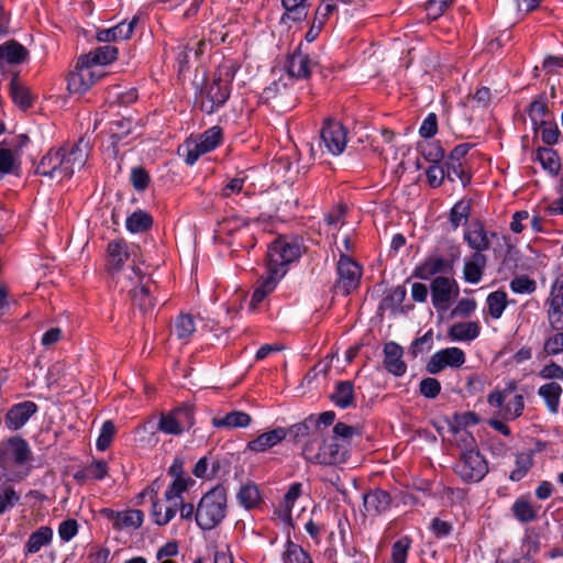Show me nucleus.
Listing matches in <instances>:
<instances>
[{
    "mask_svg": "<svg viewBox=\"0 0 563 563\" xmlns=\"http://www.w3.org/2000/svg\"><path fill=\"white\" fill-rule=\"evenodd\" d=\"M411 544L412 539L409 536L397 539L391 545V563H407Z\"/></svg>",
    "mask_w": 563,
    "mask_h": 563,
    "instance_id": "obj_52",
    "label": "nucleus"
},
{
    "mask_svg": "<svg viewBox=\"0 0 563 563\" xmlns=\"http://www.w3.org/2000/svg\"><path fill=\"white\" fill-rule=\"evenodd\" d=\"M300 253V246L296 241L275 240L267 250L266 274L282 279L286 274L287 265L296 261Z\"/></svg>",
    "mask_w": 563,
    "mask_h": 563,
    "instance_id": "obj_4",
    "label": "nucleus"
},
{
    "mask_svg": "<svg viewBox=\"0 0 563 563\" xmlns=\"http://www.w3.org/2000/svg\"><path fill=\"white\" fill-rule=\"evenodd\" d=\"M534 131L540 134L542 142L547 145H554L558 143L560 130L555 122L550 120L542 121V123L538 124Z\"/></svg>",
    "mask_w": 563,
    "mask_h": 563,
    "instance_id": "obj_55",
    "label": "nucleus"
},
{
    "mask_svg": "<svg viewBox=\"0 0 563 563\" xmlns=\"http://www.w3.org/2000/svg\"><path fill=\"white\" fill-rule=\"evenodd\" d=\"M132 129V121L125 118H120L110 122L109 133L112 139V145H118L123 141Z\"/></svg>",
    "mask_w": 563,
    "mask_h": 563,
    "instance_id": "obj_48",
    "label": "nucleus"
},
{
    "mask_svg": "<svg viewBox=\"0 0 563 563\" xmlns=\"http://www.w3.org/2000/svg\"><path fill=\"white\" fill-rule=\"evenodd\" d=\"M157 430L169 435H180L184 432L170 410L161 415L157 423Z\"/></svg>",
    "mask_w": 563,
    "mask_h": 563,
    "instance_id": "obj_57",
    "label": "nucleus"
},
{
    "mask_svg": "<svg viewBox=\"0 0 563 563\" xmlns=\"http://www.w3.org/2000/svg\"><path fill=\"white\" fill-rule=\"evenodd\" d=\"M144 514L140 509H130L119 514L118 521L113 523V529L122 530L123 528L137 529L143 525Z\"/></svg>",
    "mask_w": 563,
    "mask_h": 563,
    "instance_id": "obj_42",
    "label": "nucleus"
},
{
    "mask_svg": "<svg viewBox=\"0 0 563 563\" xmlns=\"http://www.w3.org/2000/svg\"><path fill=\"white\" fill-rule=\"evenodd\" d=\"M362 274V266L350 256L341 253L336 264L338 278L333 286L335 292L343 296L350 295L360 286Z\"/></svg>",
    "mask_w": 563,
    "mask_h": 563,
    "instance_id": "obj_8",
    "label": "nucleus"
},
{
    "mask_svg": "<svg viewBox=\"0 0 563 563\" xmlns=\"http://www.w3.org/2000/svg\"><path fill=\"white\" fill-rule=\"evenodd\" d=\"M317 64L309 54L302 49V43H300L296 49L288 55L285 68L287 74L291 78L307 79L311 74L312 67Z\"/></svg>",
    "mask_w": 563,
    "mask_h": 563,
    "instance_id": "obj_17",
    "label": "nucleus"
},
{
    "mask_svg": "<svg viewBox=\"0 0 563 563\" xmlns=\"http://www.w3.org/2000/svg\"><path fill=\"white\" fill-rule=\"evenodd\" d=\"M464 241L475 252L482 253L489 250L490 241L488 232L482 221L476 220L464 231Z\"/></svg>",
    "mask_w": 563,
    "mask_h": 563,
    "instance_id": "obj_24",
    "label": "nucleus"
},
{
    "mask_svg": "<svg viewBox=\"0 0 563 563\" xmlns=\"http://www.w3.org/2000/svg\"><path fill=\"white\" fill-rule=\"evenodd\" d=\"M441 383L433 377H424L419 383V394L427 399H435L441 393Z\"/></svg>",
    "mask_w": 563,
    "mask_h": 563,
    "instance_id": "obj_61",
    "label": "nucleus"
},
{
    "mask_svg": "<svg viewBox=\"0 0 563 563\" xmlns=\"http://www.w3.org/2000/svg\"><path fill=\"white\" fill-rule=\"evenodd\" d=\"M346 129L338 121L327 120L321 129V144L332 155H340L346 147Z\"/></svg>",
    "mask_w": 563,
    "mask_h": 563,
    "instance_id": "obj_16",
    "label": "nucleus"
},
{
    "mask_svg": "<svg viewBox=\"0 0 563 563\" xmlns=\"http://www.w3.org/2000/svg\"><path fill=\"white\" fill-rule=\"evenodd\" d=\"M177 422L184 431H189L196 423L195 406L189 402H183L170 410Z\"/></svg>",
    "mask_w": 563,
    "mask_h": 563,
    "instance_id": "obj_40",
    "label": "nucleus"
},
{
    "mask_svg": "<svg viewBox=\"0 0 563 563\" xmlns=\"http://www.w3.org/2000/svg\"><path fill=\"white\" fill-rule=\"evenodd\" d=\"M153 218L143 210H137L126 218L125 227L132 233H142L151 229Z\"/></svg>",
    "mask_w": 563,
    "mask_h": 563,
    "instance_id": "obj_39",
    "label": "nucleus"
},
{
    "mask_svg": "<svg viewBox=\"0 0 563 563\" xmlns=\"http://www.w3.org/2000/svg\"><path fill=\"white\" fill-rule=\"evenodd\" d=\"M538 394L544 399L549 410L552 413H556L560 405V396L562 394L560 384L555 382L544 384L539 387Z\"/></svg>",
    "mask_w": 563,
    "mask_h": 563,
    "instance_id": "obj_36",
    "label": "nucleus"
},
{
    "mask_svg": "<svg viewBox=\"0 0 563 563\" xmlns=\"http://www.w3.org/2000/svg\"><path fill=\"white\" fill-rule=\"evenodd\" d=\"M453 268L449 261L440 254H431L415 268L413 276L420 279H429L438 274H450Z\"/></svg>",
    "mask_w": 563,
    "mask_h": 563,
    "instance_id": "obj_21",
    "label": "nucleus"
},
{
    "mask_svg": "<svg viewBox=\"0 0 563 563\" xmlns=\"http://www.w3.org/2000/svg\"><path fill=\"white\" fill-rule=\"evenodd\" d=\"M286 431L294 442H300L305 439L307 440L311 438L312 435H318V431H316L313 427L312 415L308 416L303 421L286 428Z\"/></svg>",
    "mask_w": 563,
    "mask_h": 563,
    "instance_id": "obj_38",
    "label": "nucleus"
},
{
    "mask_svg": "<svg viewBox=\"0 0 563 563\" xmlns=\"http://www.w3.org/2000/svg\"><path fill=\"white\" fill-rule=\"evenodd\" d=\"M393 498L390 494L382 488L369 489L363 495V507L371 517L385 514L391 507Z\"/></svg>",
    "mask_w": 563,
    "mask_h": 563,
    "instance_id": "obj_20",
    "label": "nucleus"
},
{
    "mask_svg": "<svg viewBox=\"0 0 563 563\" xmlns=\"http://www.w3.org/2000/svg\"><path fill=\"white\" fill-rule=\"evenodd\" d=\"M260 102L264 104H273L280 112L291 110L296 106V98L292 89L282 79L273 81L265 87L260 95Z\"/></svg>",
    "mask_w": 563,
    "mask_h": 563,
    "instance_id": "obj_12",
    "label": "nucleus"
},
{
    "mask_svg": "<svg viewBox=\"0 0 563 563\" xmlns=\"http://www.w3.org/2000/svg\"><path fill=\"white\" fill-rule=\"evenodd\" d=\"M279 280L280 279L271 274H265V276L261 277L258 286L253 291L249 312H256V305L262 302L263 299L276 288Z\"/></svg>",
    "mask_w": 563,
    "mask_h": 563,
    "instance_id": "obj_31",
    "label": "nucleus"
},
{
    "mask_svg": "<svg viewBox=\"0 0 563 563\" xmlns=\"http://www.w3.org/2000/svg\"><path fill=\"white\" fill-rule=\"evenodd\" d=\"M195 484V481L191 477H178L174 478L173 482L168 485L164 493V497L166 500L170 501L173 499H181V494L187 492L190 486Z\"/></svg>",
    "mask_w": 563,
    "mask_h": 563,
    "instance_id": "obj_50",
    "label": "nucleus"
},
{
    "mask_svg": "<svg viewBox=\"0 0 563 563\" xmlns=\"http://www.w3.org/2000/svg\"><path fill=\"white\" fill-rule=\"evenodd\" d=\"M465 353L462 349L456 346L445 347L431 355L426 364V371L430 375H435L448 367L459 368L465 363Z\"/></svg>",
    "mask_w": 563,
    "mask_h": 563,
    "instance_id": "obj_14",
    "label": "nucleus"
},
{
    "mask_svg": "<svg viewBox=\"0 0 563 563\" xmlns=\"http://www.w3.org/2000/svg\"><path fill=\"white\" fill-rule=\"evenodd\" d=\"M528 115L532 122L533 129H537L538 124L542 123V121H548L549 108L545 97L539 96L529 104Z\"/></svg>",
    "mask_w": 563,
    "mask_h": 563,
    "instance_id": "obj_43",
    "label": "nucleus"
},
{
    "mask_svg": "<svg viewBox=\"0 0 563 563\" xmlns=\"http://www.w3.org/2000/svg\"><path fill=\"white\" fill-rule=\"evenodd\" d=\"M427 179L432 188H438L446 178V168L443 164H432L426 170Z\"/></svg>",
    "mask_w": 563,
    "mask_h": 563,
    "instance_id": "obj_64",
    "label": "nucleus"
},
{
    "mask_svg": "<svg viewBox=\"0 0 563 563\" xmlns=\"http://www.w3.org/2000/svg\"><path fill=\"white\" fill-rule=\"evenodd\" d=\"M407 296L405 286H397L386 297L383 298L379 305L382 313L389 312L390 314H406L410 311V305H404Z\"/></svg>",
    "mask_w": 563,
    "mask_h": 563,
    "instance_id": "obj_25",
    "label": "nucleus"
},
{
    "mask_svg": "<svg viewBox=\"0 0 563 563\" xmlns=\"http://www.w3.org/2000/svg\"><path fill=\"white\" fill-rule=\"evenodd\" d=\"M81 56L82 60H87L93 67L108 65L118 58V48L113 45H103Z\"/></svg>",
    "mask_w": 563,
    "mask_h": 563,
    "instance_id": "obj_29",
    "label": "nucleus"
},
{
    "mask_svg": "<svg viewBox=\"0 0 563 563\" xmlns=\"http://www.w3.org/2000/svg\"><path fill=\"white\" fill-rule=\"evenodd\" d=\"M10 95L13 102L23 110L29 109L33 103L29 89L20 85L16 78H13L10 82Z\"/></svg>",
    "mask_w": 563,
    "mask_h": 563,
    "instance_id": "obj_46",
    "label": "nucleus"
},
{
    "mask_svg": "<svg viewBox=\"0 0 563 563\" xmlns=\"http://www.w3.org/2000/svg\"><path fill=\"white\" fill-rule=\"evenodd\" d=\"M287 437L288 432L286 431V428L277 427L260 434L254 440L249 441L246 449L255 453L265 452L284 441Z\"/></svg>",
    "mask_w": 563,
    "mask_h": 563,
    "instance_id": "obj_23",
    "label": "nucleus"
},
{
    "mask_svg": "<svg viewBox=\"0 0 563 563\" xmlns=\"http://www.w3.org/2000/svg\"><path fill=\"white\" fill-rule=\"evenodd\" d=\"M421 155L432 164H440L444 159V150L439 142H428L420 145Z\"/></svg>",
    "mask_w": 563,
    "mask_h": 563,
    "instance_id": "obj_60",
    "label": "nucleus"
},
{
    "mask_svg": "<svg viewBox=\"0 0 563 563\" xmlns=\"http://www.w3.org/2000/svg\"><path fill=\"white\" fill-rule=\"evenodd\" d=\"M320 465H339L349 459L347 444L340 443L335 437L324 439L320 444Z\"/></svg>",
    "mask_w": 563,
    "mask_h": 563,
    "instance_id": "obj_19",
    "label": "nucleus"
},
{
    "mask_svg": "<svg viewBox=\"0 0 563 563\" xmlns=\"http://www.w3.org/2000/svg\"><path fill=\"white\" fill-rule=\"evenodd\" d=\"M139 247L128 244L124 240H114L108 243L107 246V269L111 274L119 273L124 263L132 261L131 268L135 266V256Z\"/></svg>",
    "mask_w": 563,
    "mask_h": 563,
    "instance_id": "obj_15",
    "label": "nucleus"
},
{
    "mask_svg": "<svg viewBox=\"0 0 563 563\" xmlns=\"http://www.w3.org/2000/svg\"><path fill=\"white\" fill-rule=\"evenodd\" d=\"M32 461V450L21 435H13L0 442V468L2 471H8L11 463L24 466Z\"/></svg>",
    "mask_w": 563,
    "mask_h": 563,
    "instance_id": "obj_7",
    "label": "nucleus"
},
{
    "mask_svg": "<svg viewBox=\"0 0 563 563\" xmlns=\"http://www.w3.org/2000/svg\"><path fill=\"white\" fill-rule=\"evenodd\" d=\"M53 539V529L48 526H42L34 532H32L29 537V540L25 543L24 552L25 554H35L43 547L49 544Z\"/></svg>",
    "mask_w": 563,
    "mask_h": 563,
    "instance_id": "obj_30",
    "label": "nucleus"
},
{
    "mask_svg": "<svg viewBox=\"0 0 563 563\" xmlns=\"http://www.w3.org/2000/svg\"><path fill=\"white\" fill-rule=\"evenodd\" d=\"M477 322H457L450 327L449 335L454 341H472L479 335Z\"/></svg>",
    "mask_w": 563,
    "mask_h": 563,
    "instance_id": "obj_32",
    "label": "nucleus"
},
{
    "mask_svg": "<svg viewBox=\"0 0 563 563\" xmlns=\"http://www.w3.org/2000/svg\"><path fill=\"white\" fill-rule=\"evenodd\" d=\"M472 148V144L462 143L456 145L449 154L448 158L443 163L446 168V179L449 181H455L459 179L463 187H466L471 184L472 175L468 168L464 165V159L470 150Z\"/></svg>",
    "mask_w": 563,
    "mask_h": 563,
    "instance_id": "obj_13",
    "label": "nucleus"
},
{
    "mask_svg": "<svg viewBox=\"0 0 563 563\" xmlns=\"http://www.w3.org/2000/svg\"><path fill=\"white\" fill-rule=\"evenodd\" d=\"M227 489L216 485L205 493L196 507V523L203 531L217 528L227 517Z\"/></svg>",
    "mask_w": 563,
    "mask_h": 563,
    "instance_id": "obj_3",
    "label": "nucleus"
},
{
    "mask_svg": "<svg viewBox=\"0 0 563 563\" xmlns=\"http://www.w3.org/2000/svg\"><path fill=\"white\" fill-rule=\"evenodd\" d=\"M525 409V399L522 395H516L504 406V417L506 420L519 418Z\"/></svg>",
    "mask_w": 563,
    "mask_h": 563,
    "instance_id": "obj_63",
    "label": "nucleus"
},
{
    "mask_svg": "<svg viewBox=\"0 0 563 563\" xmlns=\"http://www.w3.org/2000/svg\"><path fill=\"white\" fill-rule=\"evenodd\" d=\"M103 75L100 69H96L87 60H82V56H79L75 69L68 74L67 88L71 93L82 95L103 77Z\"/></svg>",
    "mask_w": 563,
    "mask_h": 563,
    "instance_id": "obj_10",
    "label": "nucleus"
},
{
    "mask_svg": "<svg viewBox=\"0 0 563 563\" xmlns=\"http://www.w3.org/2000/svg\"><path fill=\"white\" fill-rule=\"evenodd\" d=\"M322 438V434L320 431H318V435H312L311 438L307 439L303 446L301 455L302 457L312 464L320 465V439Z\"/></svg>",
    "mask_w": 563,
    "mask_h": 563,
    "instance_id": "obj_51",
    "label": "nucleus"
},
{
    "mask_svg": "<svg viewBox=\"0 0 563 563\" xmlns=\"http://www.w3.org/2000/svg\"><path fill=\"white\" fill-rule=\"evenodd\" d=\"M238 69L239 65L233 60H224L219 65L212 81L200 89L199 108L202 112L212 114L225 104L231 96V84Z\"/></svg>",
    "mask_w": 563,
    "mask_h": 563,
    "instance_id": "obj_2",
    "label": "nucleus"
},
{
    "mask_svg": "<svg viewBox=\"0 0 563 563\" xmlns=\"http://www.w3.org/2000/svg\"><path fill=\"white\" fill-rule=\"evenodd\" d=\"M516 467L510 472L511 482H520L534 464L531 451L518 452L515 460Z\"/></svg>",
    "mask_w": 563,
    "mask_h": 563,
    "instance_id": "obj_35",
    "label": "nucleus"
},
{
    "mask_svg": "<svg viewBox=\"0 0 563 563\" xmlns=\"http://www.w3.org/2000/svg\"><path fill=\"white\" fill-rule=\"evenodd\" d=\"M124 277L131 280L132 284H135V287L131 290L133 312L140 314L153 313L155 300L143 282L146 274L140 267L133 266L129 274H124Z\"/></svg>",
    "mask_w": 563,
    "mask_h": 563,
    "instance_id": "obj_9",
    "label": "nucleus"
},
{
    "mask_svg": "<svg viewBox=\"0 0 563 563\" xmlns=\"http://www.w3.org/2000/svg\"><path fill=\"white\" fill-rule=\"evenodd\" d=\"M470 212L471 206L467 201H457L450 210L449 220L452 229L456 230L462 222H465L468 219Z\"/></svg>",
    "mask_w": 563,
    "mask_h": 563,
    "instance_id": "obj_53",
    "label": "nucleus"
},
{
    "mask_svg": "<svg viewBox=\"0 0 563 563\" xmlns=\"http://www.w3.org/2000/svg\"><path fill=\"white\" fill-rule=\"evenodd\" d=\"M402 355L404 350L399 344L393 341L385 343L383 364L385 369L396 377H401L407 371Z\"/></svg>",
    "mask_w": 563,
    "mask_h": 563,
    "instance_id": "obj_22",
    "label": "nucleus"
},
{
    "mask_svg": "<svg viewBox=\"0 0 563 563\" xmlns=\"http://www.w3.org/2000/svg\"><path fill=\"white\" fill-rule=\"evenodd\" d=\"M486 303L490 317H500L507 306V295L501 290L494 291L488 295Z\"/></svg>",
    "mask_w": 563,
    "mask_h": 563,
    "instance_id": "obj_54",
    "label": "nucleus"
},
{
    "mask_svg": "<svg viewBox=\"0 0 563 563\" xmlns=\"http://www.w3.org/2000/svg\"><path fill=\"white\" fill-rule=\"evenodd\" d=\"M459 286L453 278L437 276L430 285L431 301L439 313L448 311L459 296Z\"/></svg>",
    "mask_w": 563,
    "mask_h": 563,
    "instance_id": "obj_11",
    "label": "nucleus"
},
{
    "mask_svg": "<svg viewBox=\"0 0 563 563\" xmlns=\"http://www.w3.org/2000/svg\"><path fill=\"white\" fill-rule=\"evenodd\" d=\"M37 410L38 406L31 400H24L12 405L4 416L5 428L11 431L22 429L30 418L37 412Z\"/></svg>",
    "mask_w": 563,
    "mask_h": 563,
    "instance_id": "obj_18",
    "label": "nucleus"
},
{
    "mask_svg": "<svg viewBox=\"0 0 563 563\" xmlns=\"http://www.w3.org/2000/svg\"><path fill=\"white\" fill-rule=\"evenodd\" d=\"M433 346V330L429 329L423 335L416 338L410 347L409 353L412 357L429 352Z\"/></svg>",
    "mask_w": 563,
    "mask_h": 563,
    "instance_id": "obj_58",
    "label": "nucleus"
},
{
    "mask_svg": "<svg viewBox=\"0 0 563 563\" xmlns=\"http://www.w3.org/2000/svg\"><path fill=\"white\" fill-rule=\"evenodd\" d=\"M329 398L340 409L356 407L353 382H336L333 391L330 394Z\"/></svg>",
    "mask_w": 563,
    "mask_h": 563,
    "instance_id": "obj_26",
    "label": "nucleus"
},
{
    "mask_svg": "<svg viewBox=\"0 0 563 563\" xmlns=\"http://www.w3.org/2000/svg\"><path fill=\"white\" fill-rule=\"evenodd\" d=\"M29 142L26 134H19L0 142V180L7 175L19 174L22 151Z\"/></svg>",
    "mask_w": 563,
    "mask_h": 563,
    "instance_id": "obj_5",
    "label": "nucleus"
},
{
    "mask_svg": "<svg viewBox=\"0 0 563 563\" xmlns=\"http://www.w3.org/2000/svg\"><path fill=\"white\" fill-rule=\"evenodd\" d=\"M307 0H282V4L285 9V14L282 18V21L285 18L290 19L295 22H299L307 16Z\"/></svg>",
    "mask_w": 563,
    "mask_h": 563,
    "instance_id": "obj_45",
    "label": "nucleus"
},
{
    "mask_svg": "<svg viewBox=\"0 0 563 563\" xmlns=\"http://www.w3.org/2000/svg\"><path fill=\"white\" fill-rule=\"evenodd\" d=\"M536 159L541 164L542 168L549 174L555 176L561 169V162L558 153L550 147H539L537 150Z\"/></svg>",
    "mask_w": 563,
    "mask_h": 563,
    "instance_id": "obj_34",
    "label": "nucleus"
},
{
    "mask_svg": "<svg viewBox=\"0 0 563 563\" xmlns=\"http://www.w3.org/2000/svg\"><path fill=\"white\" fill-rule=\"evenodd\" d=\"M29 56L27 49L16 41H9L0 45V67L3 64L18 65Z\"/></svg>",
    "mask_w": 563,
    "mask_h": 563,
    "instance_id": "obj_27",
    "label": "nucleus"
},
{
    "mask_svg": "<svg viewBox=\"0 0 563 563\" xmlns=\"http://www.w3.org/2000/svg\"><path fill=\"white\" fill-rule=\"evenodd\" d=\"M451 432L455 434L456 445L461 452L478 451L476 440L467 430H459V427L450 426Z\"/></svg>",
    "mask_w": 563,
    "mask_h": 563,
    "instance_id": "obj_56",
    "label": "nucleus"
},
{
    "mask_svg": "<svg viewBox=\"0 0 563 563\" xmlns=\"http://www.w3.org/2000/svg\"><path fill=\"white\" fill-rule=\"evenodd\" d=\"M486 255L474 252L470 260L465 261L463 267V277L470 284H478L483 277L486 267Z\"/></svg>",
    "mask_w": 563,
    "mask_h": 563,
    "instance_id": "obj_28",
    "label": "nucleus"
},
{
    "mask_svg": "<svg viewBox=\"0 0 563 563\" xmlns=\"http://www.w3.org/2000/svg\"><path fill=\"white\" fill-rule=\"evenodd\" d=\"M222 140V129L218 125L206 130L197 140L202 152L209 153L217 148Z\"/></svg>",
    "mask_w": 563,
    "mask_h": 563,
    "instance_id": "obj_44",
    "label": "nucleus"
},
{
    "mask_svg": "<svg viewBox=\"0 0 563 563\" xmlns=\"http://www.w3.org/2000/svg\"><path fill=\"white\" fill-rule=\"evenodd\" d=\"M115 434V426L111 420H106L100 430V434L96 441V448L98 451H106L111 445L113 437Z\"/></svg>",
    "mask_w": 563,
    "mask_h": 563,
    "instance_id": "obj_59",
    "label": "nucleus"
},
{
    "mask_svg": "<svg viewBox=\"0 0 563 563\" xmlns=\"http://www.w3.org/2000/svg\"><path fill=\"white\" fill-rule=\"evenodd\" d=\"M511 512L514 517L521 523L532 522L538 517L537 510L528 500L523 498H517L515 500L511 506Z\"/></svg>",
    "mask_w": 563,
    "mask_h": 563,
    "instance_id": "obj_41",
    "label": "nucleus"
},
{
    "mask_svg": "<svg viewBox=\"0 0 563 563\" xmlns=\"http://www.w3.org/2000/svg\"><path fill=\"white\" fill-rule=\"evenodd\" d=\"M302 494V484L299 482L292 483L284 496L283 501V514H279L283 518L290 520L292 508L295 503Z\"/></svg>",
    "mask_w": 563,
    "mask_h": 563,
    "instance_id": "obj_49",
    "label": "nucleus"
},
{
    "mask_svg": "<svg viewBox=\"0 0 563 563\" xmlns=\"http://www.w3.org/2000/svg\"><path fill=\"white\" fill-rule=\"evenodd\" d=\"M240 504L246 509H252L261 503V494L255 484H246L242 486L238 493Z\"/></svg>",
    "mask_w": 563,
    "mask_h": 563,
    "instance_id": "obj_47",
    "label": "nucleus"
},
{
    "mask_svg": "<svg viewBox=\"0 0 563 563\" xmlns=\"http://www.w3.org/2000/svg\"><path fill=\"white\" fill-rule=\"evenodd\" d=\"M282 561L283 563H313L310 554L290 539L286 541Z\"/></svg>",
    "mask_w": 563,
    "mask_h": 563,
    "instance_id": "obj_37",
    "label": "nucleus"
},
{
    "mask_svg": "<svg viewBox=\"0 0 563 563\" xmlns=\"http://www.w3.org/2000/svg\"><path fill=\"white\" fill-rule=\"evenodd\" d=\"M179 151H183L181 155L184 156L185 163L189 166H192L201 155L206 154V152H202L199 143L192 140H187Z\"/></svg>",
    "mask_w": 563,
    "mask_h": 563,
    "instance_id": "obj_62",
    "label": "nucleus"
},
{
    "mask_svg": "<svg viewBox=\"0 0 563 563\" xmlns=\"http://www.w3.org/2000/svg\"><path fill=\"white\" fill-rule=\"evenodd\" d=\"M252 418L244 411H231L224 417L213 419V426L217 428H246L251 424Z\"/></svg>",
    "mask_w": 563,
    "mask_h": 563,
    "instance_id": "obj_33",
    "label": "nucleus"
},
{
    "mask_svg": "<svg viewBox=\"0 0 563 563\" xmlns=\"http://www.w3.org/2000/svg\"><path fill=\"white\" fill-rule=\"evenodd\" d=\"M453 471L466 484L479 483L488 473V462L479 451L461 452Z\"/></svg>",
    "mask_w": 563,
    "mask_h": 563,
    "instance_id": "obj_6",
    "label": "nucleus"
},
{
    "mask_svg": "<svg viewBox=\"0 0 563 563\" xmlns=\"http://www.w3.org/2000/svg\"><path fill=\"white\" fill-rule=\"evenodd\" d=\"M89 153V140L85 137H80L71 145L64 144L59 147H52L36 165L35 173L51 179H70L76 169L85 166Z\"/></svg>",
    "mask_w": 563,
    "mask_h": 563,
    "instance_id": "obj_1",
    "label": "nucleus"
}]
</instances>
